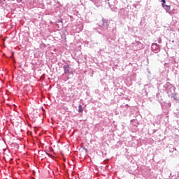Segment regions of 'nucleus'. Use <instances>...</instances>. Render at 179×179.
Returning a JSON list of instances; mask_svg holds the SVG:
<instances>
[{
	"label": "nucleus",
	"mask_w": 179,
	"mask_h": 179,
	"mask_svg": "<svg viewBox=\"0 0 179 179\" xmlns=\"http://www.w3.org/2000/svg\"><path fill=\"white\" fill-rule=\"evenodd\" d=\"M161 1H162V6H163V8H164V6H166V8L170 10V6L165 5L166 0H161Z\"/></svg>",
	"instance_id": "1"
},
{
	"label": "nucleus",
	"mask_w": 179,
	"mask_h": 179,
	"mask_svg": "<svg viewBox=\"0 0 179 179\" xmlns=\"http://www.w3.org/2000/svg\"><path fill=\"white\" fill-rule=\"evenodd\" d=\"M3 1H6V0H3Z\"/></svg>",
	"instance_id": "4"
},
{
	"label": "nucleus",
	"mask_w": 179,
	"mask_h": 179,
	"mask_svg": "<svg viewBox=\"0 0 179 179\" xmlns=\"http://www.w3.org/2000/svg\"><path fill=\"white\" fill-rule=\"evenodd\" d=\"M78 111L80 113H83V108L82 107V105H79L78 106Z\"/></svg>",
	"instance_id": "3"
},
{
	"label": "nucleus",
	"mask_w": 179,
	"mask_h": 179,
	"mask_svg": "<svg viewBox=\"0 0 179 179\" xmlns=\"http://www.w3.org/2000/svg\"><path fill=\"white\" fill-rule=\"evenodd\" d=\"M64 69L65 73H69V66H64Z\"/></svg>",
	"instance_id": "2"
}]
</instances>
